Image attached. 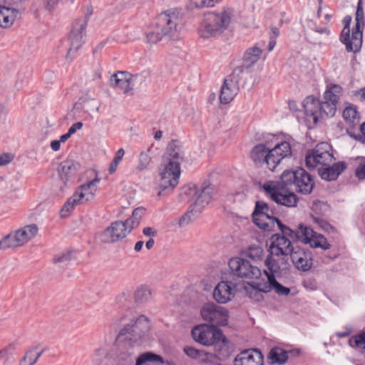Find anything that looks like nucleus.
Here are the masks:
<instances>
[{"mask_svg": "<svg viewBox=\"0 0 365 365\" xmlns=\"http://www.w3.org/2000/svg\"><path fill=\"white\" fill-rule=\"evenodd\" d=\"M314 186L312 176L304 168L284 170L279 182H268L263 186L266 193L279 205L295 207L299 198L294 190L309 194Z\"/></svg>", "mask_w": 365, "mask_h": 365, "instance_id": "obj_1", "label": "nucleus"}, {"mask_svg": "<svg viewBox=\"0 0 365 365\" xmlns=\"http://www.w3.org/2000/svg\"><path fill=\"white\" fill-rule=\"evenodd\" d=\"M342 93L343 88L341 86L329 84L324 93L323 101L313 96L307 97L303 101L307 123L316 124L319 119L334 116L336 104Z\"/></svg>", "mask_w": 365, "mask_h": 365, "instance_id": "obj_2", "label": "nucleus"}, {"mask_svg": "<svg viewBox=\"0 0 365 365\" xmlns=\"http://www.w3.org/2000/svg\"><path fill=\"white\" fill-rule=\"evenodd\" d=\"M183 159L180 147L176 141H171L167 146L163 156V161L159 168L158 185L161 191L173 190L179 182L180 175V163Z\"/></svg>", "mask_w": 365, "mask_h": 365, "instance_id": "obj_3", "label": "nucleus"}, {"mask_svg": "<svg viewBox=\"0 0 365 365\" xmlns=\"http://www.w3.org/2000/svg\"><path fill=\"white\" fill-rule=\"evenodd\" d=\"M181 29L180 11L178 9L167 10L157 16L154 26L147 32V41L155 44L163 38L177 41L180 38Z\"/></svg>", "mask_w": 365, "mask_h": 365, "instance_id": "obj_4", "label": "nucleus"}, {"mask_svg": "<svg viewBox=\"0 0 365 365\" xmlns=\"http://www.w3.org/2000/svg\"><path fill=\"white\" fill-rule=\"evenodd\" d=\"M292 235H286L282 232V235L275 234L272 237L269 246V255L265 260L267 269L272 272H279L285 270L289 267V255L294 248L292 245L290 239H294V232L292 230Z\"/></svg>", "mask_w": 365, "mask_h": 365, "instance_id": "obj_5", "label": "nucleus"}, {"mask_svg": "<svg viewBox=\"0 0 365 365\" xmlns=\"http://www.w3.org/2000/svg\"><path fill=\"white\" fill-rule=\"evenodd\" d=\"M232 14L229 10L220 13H207L199 28L198 32L202 38H207L222 34L229 26Z\"/></svg>", "mask_w": 365, "mask_h": 365, "instance_id": "obj_6", "label": "nucleus"}, {"mask_svg": "<svg viewBox=\"0 0 365 365\" xmlns=\"http://www.w3.org/2000/svg\"><path fill=\"white\" fill-rule=\"evenodd\" d=\"M254 223L264 230H274L275 227L286 235H292V230L283 225L276 217L272 215L268 205L262 201H257L252 213Z\"/></svg>", "mask_w": 365, "mask_h": 365, "instance_id": "obj_7", "label": "nucleus"}, {"mask_svg": "<svg viewBox=\"0 0 365 365\" xmlns=\"http://www.w3.org/2000/svg\"><path fill=\"white\" fill-rule=\"evenodd\" d=\"M150 329L148 318L142 314L120 329L118 336L139 346L147 340Z\"/></svg>", "mask_w": 365, "mask_h": 365, "instance_id": "obj_8", "label": "nucleus"}, {"mask_svg": "<svg viewBox=\"0 0 365 365\" xmlns=\"http://www.w3.org/2000/svg\"><path fill=\"white\" fill-rule=\"evenodd\" d=\"M38 227L28 225L4 236L0 240V250L22 246L31 240L38 233Z\"/></svg>", "mask_w": 365, "mask_h": 365, "instance_id": "obj_9", "label": "nucleus"}, {"mask_svg": "<svg viewBox=\"0 0 365 365\" xmlns=\"http://www.w3.org/2000/svg\"><path fill=\"white\" fill-rule=\"evenodd\" d=\"M334 160L331 148L327 143H321L306 155L305 162L308 168L318 170L325 165L332 164Z\"/></svg>", "mask_w": 365, "mask_h": 365, "instance_id": "obj_10", "label": "nucleus"}, {"mask_svg": "<svg viewBox=\"0 0 365 365\" xmlns=\"http://www.w3.org/2000/svg\"><path fill=\"white\" fill-rule=\"evenodd\" d=\"M200 315L204 321L214 327L227 325L230 318L227 309L213 302L205 304L200 309Z\"/></svg>", "mask_w": 365, "mask_h": 365, "instance_id": "obj_11", "label": "nucleus"}, {"mask_svg": "<svg viewBox=\"0 0 365 365\" xmlns=\"http://www.w3.org/2000/svg\"><path fill=\"white\" fill-rule=\"evenodd\" d=\"M229 267L235 275L241 278L258 279L262 274L258 267L240 257L232 258L229 262Z\"/></svg>", "mask_w": 365, "mask_h": 365, "instance_id": "obj_12", "label": "nucleus"}, {"mask_svg": "<svg viewBox=\"0 0 365 365\" xmlns=\"http://www.w3.org/2000/svg\"><path fill=\"white\" fill-rule=\"evenodd\" d=\"M294 237L305 244H309L312 247H319L324 250L330 248L329 243L323 235L317 234L307 226L300 225L298 230L294 232Z\"/></svg>", "mask_w": 365, "mask_h": 365, "instance_id": "obj_13", "label": "nucleus"}, {"mask_svg": "<svg viewBox=\"0 0 365 365\" xmlns=\"http://www.w3.org/2000/svg\"><path fill=\"white\" fill-rule=\"evenodd\" d=\"M130 341L124 339H120L117 336L115 348L113 350V358L118 365H130L133 363L135 356V349L138 347Z\"/></svg>", "mask_w": 365, "mask_h": 365, "instance_id": "obj_14", "label": "nucleus"}, {"mask_svg": "<svg viewBox=\"0 0 365 365\" xmlns=\"http://www.w3.org/2000/svg\"><path fill=\"white\" fill-rule=\"evenodd\" d=\"M192 336L197 342L205 346H211L222 337V332L213 326L200 324L192 329Z\"/></svg>", "mask_w": 365, "mask_h": 365, "instance_id": "obj_15", "label": "nucleus"}, {"mask_svg": "<svg viewBox=\"0 0 365 365\" xmlns=\"http://www.w3.org/2000/svg\"><path fill=\"white\" fill-rule=\"evenodd\" d=\"M133 229L126 221H115L111 223L101 235V240L106 243H113L125 238Z\"/></svg>", "mask_w": 365, "mask_h": 365, "instance_id": "obj_16", "label": "nucleus"}, {"mask_svg": "<svg viewBox=\"0 0 365 365\" xmlns=\"http://www.w3.org/2000/svg\"><path fill=\"white\" fill-rule=\"evenodd\" d=\"M88 24V19H78L73 24L71 33L69 36L70 48L66 57L72 59L73 53L77 51L83 43V37L86 35V29Z\"/></svg>", "mask_w": 365, "mask_h": 365, "instance_id": "obj_17", "label": "nucleus"}, {"mask_svg": "<svg viewBox=\"0 0 365 365\" xmlns=\"http://www.w3.org/2000/svg\"><path fill=\"white\" fill-rule=\"evenodd\" d=\"M140 75H133L128 72L118 71L110 76V84L124 93H132L133 87L138 82Z\"/></svg>", "mask_w": 365, "mask_h": 365, "instance_id": "obj_18", "label": "nucleus"}, {"mask_svg": "<svg viewBox=\"0 0 365 365\" xmlns=\"http://www.w3.org/2000/svg\"><path fill=\"white\" fill-rule=\"evenodd\" d=\"M271 153V148L264 143H259L252 149L250 158L256 164L266 165L269 170L274 171V162Z\"/></svg>", "mask_w": 365, "mask_h": 365, "instance_id": "obj_19", "label": "nucleus"}, {"mask_svg": "<svg viewBox=\"0 0 365 365\" xmlns=\"http://www.w3.org/2000/svg\"><path fill=\"white\" fill-rule=\"evenodd\" d=\"M235 294V285L228 281L219 282L213 291V298L219 304H226L232 300Z\"/></svg>", "mask_w": 365, "mask_h": 365, "instance_id": "obj_20", "label": "nucleus"}, {"mask_svg": "<svg viewBox=\"0 0 365 365\" xmlns=\"http://www.w3.org/2000/svg\"><path fill=\"white\" fill-rule=\"evenodd\" d=\"M100 181L101 179L98 178V174H96L94 179L79 186L74 194L81 204L86 203L94 198L97 190V185Z\"/></svg>", "mask_w": 365, "mask_h": 365, "instance_id": "obj_21", "label": "nucleus"}, {"mask_svg": "<svg viewBox=\"0 0 365 365\" xmlns=\"http://www.w3.org/2000/svg\"><path fill=\"white\" fill-rule=\"evenodd\" d=\"M281 272H272L270 270H264V274L267 278V284H264L263 287H259L258 285V289L259 292L267 293L270 292L272 289H274V292L279 295L287 296L289 294L290 289L286 287L282 286L279 284L275 279L276 276L281 274Z\"/></svg>", "mask_w": 365, "mask_h": 365, "instance_id": "obj_22", "label": "nucleus"}, {"mask_svg": "<svg viewBox=\"0 0 365 365\" xmlns=\"http://www.w3.org/2000/svg\"><path fill=\"white\" fill-rule=\"evenodd\" d=\"M356 24L353 28L354 44L357 47H361L363 42V30L365 26L364 13L362 0H359L356 11Z\"/></svg>", "mask_w": 365, "mask_h": 365, "instance_id": "obj_23", "label": "nucleus"}, {"mask_svg": "<svg viewBox=\"0 0 365 365\" xmlns=\"http://www.w3.org/2000/svg\"><path fill=\"white\" fill-rule=\"evenodd\" d=\"M295 267L303 272L308 271L312 265V258L311 253L306 252L303 249L296 247L289 255Z\"/></svg>", "mask_w": 365, "mask_h": 365, "instance_id": "obj_24", "label": "nucleus"}, {"mask_svg": "<svg viewBox=\"0 0 365 365\" xmlns=\"http://www.w3.org/2000/svg\"><path fill=\"white\" fill-rule=\"evenodd\" d=\"M263 356L257 349H247L240 352L235 359V365H262Z\"/></svg>", "mask_w": 365, "mask_h": 365, "instance_id": "obj_25", "label": "nucleus"}, {"mask_svg": "<svg viewBox=\"0 0 365 365\" xmlns=\"http://www.w3.org/2000/svg\"><path fill=\"white\" fill-rule=\"evenodd\" d=\"M351 21V18L349 16H346L343 19L344 29L341 31L340 35V41L344 43L346 46V50L347 52H353L357 53L361 50V47L357 48L354 44L353 39V31H351V34L350 35V29L349 26Z\"/></svg>", "mask_w": 365, "mask_h": 365, "instance_id": "obj_26", "label": "nucleus"}, {"mask_svg": "<svg viewBox=\"0 0 365 365\" xmlns=\"http://www.w3.org/2000/svg\"><path fill=\"white\" fill-rule=\"evenodd\" d=\"M346 168V165L344 162L332 163L319 168L318 172L323 180L331 181L336 180Z\"/></svg>", "mask_w": 365, "mask_h": 365, "instance_id": "obj_27", "label": "nucleus"}, {"mask_svg": "<svg viewBox=\"0 0 365 365\" xmlns=\"http://www.w3.org/2000/svg\"><path fill=\"white\" fill-rule=\"evenodd\" d=\"M215 356L220 361H224L230 357L234 351V346L223 334L220 339L213 344Z\"/></svg>", "mask_w": 365, "mask_h": 365, "instance_id": "obj_28", "label": "nucleus"}, {"mask_svg": "<svg viewBox=\"0 0 365 365\" xmlns=\"http://www.w3.org/2000/svg\"><path fill=\"white\" fill-rule=\"evenodd\" d=\"M237 81H234L233 79L226 78L220 90V102L223 104L230 103L237 95Z\"/></svg>", "mask_w": 365, "mask_h": 365, "instance_id": "obj_29", "label": "nucleus"}, {"mask_svg": "<svg viewBox=\"0 0 365 365\" xmlns=\"http://www.w3.org/2000/svg\"><path fill=\"white\" fill-rule=\"evenodd\" d=\"M291 155L292 147L289 142L282 141L275 145V146L272 148L271 153L274 162V169L275 170L283 159L291 156Z\"/></svg>", "mask_w": 365, "mask_h": 365, "instance_id": "obj_30", "label": "nucleus"}, {"mask_svg": "<svg viewBox=\"0 0 365 365\" xmlns=\"http://www.w3.org/2000/svg\"><path fill=\"white\" fill-rule=\"evenodd\" d=\"M185 194L192 197V211L200 212L208 203H203L204 195H202L195 185H188L183 188Z\"/></svg>", "mask_w": 365, "mask_h": 365, "instance_id": "obj_31", "label": "nucleus"}, {"mask_svg": "<svg viewBox=\"0 0 365 365\" xmlns=\"http://www.w3.org/2000/svg\"><path fill=\"white\" fill-rule=\"evenodd\" d=\"M79 164L72 160L62 162L58 167V174L61 180L66 184L76 174Z\"/></svg>", "mask_w": 365, "mask_h": 365, "instance_id": "obj_32", "label": "nucleus"}, {"mask_svg": "<svg viewBox=\"0 0 365 365\" xmlns=\"http://www.w3.org/2000/svg\"><path fill=\"white\" fill-rule=\"evenodd\" d=\"M20 16V12L19 10L6 7L4 6H0V26L2 28L11 27L15 20Z\"/></svg>", "mask_w": 365, "mask_h": 365, "instance_id": "obj_33", "label": "nucleus"}, {"mask_svg": "<svg viewBox=\"0 0 365 365\" xmlns=\"http://www.w3.org/2000/svg\"><path fill=\"white\" fill-rule=\"evenodd\" d=\"M262 45L259 43L249 48L245 51L243 56V64L245 68H250L255 64L262 55Z\"/></svg>", "mask_w": 365, "mask_h": 365, "instance_id": "obj_34", "label": "nucleus"}, {"mask_svg": "<svg viewBox=\"0 0 365 365\" xmlns=\"http://www.w3.org/2000/svg\"><path fill=\"white\" fill-rule=\"evenodd\" d=\"M43 351V349L38 350V346L30 348L26 351L19 365H34Z\"/></svg>", "mask_w": 365, "mask_h": 365, "instance_id": "obj_35", "label": "nucleus"}, {"mask_svg": "<svg viewBox=\"0 0 365 365\" xmlns=\"http://www.w3.org/2000/svg\"><path fill=\"white\" fill-rule=\"evenodd\" d=\"M272 364H284L288 360V353L286 350L281 347H273L268 356Z\"/></svg>", "mask_w": 365, "mask_h": 365, "instance_id": "obj_36", "label": "nucleus"}, {"mask_svg": "<svg viewBox=\"0 0 365 365\" xmlns=\"http://www.w3.org/2000/svg\"><path fill=\"white\" fill-rule=\"evenodd\" d=\"M163 362L160 355L152 352H145L140 354L136 359L135 365H155V363Z\"/></svg>", "mask_w": 365, "mask_h": 365, "instance_id": "obj_37", "label": "nucleus"}, {"mask_svg": "<svg viewBox=\"0 0 365 365\" xmlns=\"http://www.w3.org/2000/svg\"><path fill=\"white\" fill-rule=\"evenodd\" d=\"M343 118L349 123L356 125L359 123V113L354 105L347 106L343 111Z\"/></svg>", "mask_w": 365, "mask_h": 365, "instance_id": "obj_38", "label": "nucleus"}, {"mask_svg": "<svg viewBox=\"0 0 365 365\" xmlns=\"http://www.w3.org/2000/svg\"><path fill=\"white\" fill-rule=\"evenodd\" d=\"M151 290L148 287L141 286L135 290L134 299L135 302L143 304L148 302L151 299Z\"/></svg>", "mask_w": 365, "mask_h": 365, "instance_id": "obj_39", "label": "nucleus"}, {"mask_svg": "<svg viewBox=\"0 0 365 365\" xmlns=\"http://www.w3.org/2000/svg\"><path fill=\"white\" fill-rule=\"evenodd\" d=\"M81 204V203L73 193V195L68 199V200L66 202L63 207H62L61 210V217H66L68 215V213L73 210L75 206Z\"/></svg>", "mask_w": 365, "mask_h": 365, "instance_id": "obj_40", "label": "nucleus"}, {"mask_svg": "<svg viewBox=\"0 0 365 365\" xmlns=\"http://www.w3.org/2000/svg\"><path fill=\"white\" fill-rule=\"evenodd\" d=\"M197 190L205 197L204 201H202L203 203H209L212 196L216 193L215 187L207 183H203L199 189L197 188Z\"/></svg>", "mask_w": 365, "mask_h": 365, "instance_id": "obj_41", "label": "nucleus"}, {"mask_svg": "<svg viewBox=\"0 0 365 365\" xmlns=\"http://www.w3.org/2000/svg\"><path fill=\"white\" fill-rule=\"evenodd\" d=\"M150 160L151 158L149 154V150L141 152L139 155L138 163L136 169L140 171L146 170L150 163Z\"/></svg>", "mask_w": 365, "mask_h": 365, "instance_id": "obj_42", "label": "nucleus"}, {"mask_svg": "<svg viewBox=\"0 0 365 365\" xmlns=\"http://www.w3.org/2000/svg\"><path fill=\"white\" fill-rule=\"evenodd\" d=\"M143 209L140 207L135 208L133 211V215L130 218L127 219L126 223L130 225L132 229L136 227L139 224V220L142 217Z\"/></svg>", "mask_w": 365, "mask_h": 365, "instance_id": "obj_43", "label": "nucleus"}, {"mask_svg": "<svg viewBox=\"0 0 365 365\" xmlns=\"http://www.w3.org/2000/svg\"><path fill=\"white\" fill-rule=\"evenodd\" d=\"M246 255L254 260L260 259L263 255V250L259 246H251L246 251Z\"/></svg>", "mask_w": 365, "mask_h": 365, "instance_id": "obj_44", "label": "nucleus"}, {"mask_svg": "<svg viewBox=\"0 0 365 365\" xmlns=\"http://www.w3.org/2000/svg\"><path fill=\"white\" fill-rule=\"evenodd\" d=\"M349 344L351 346L365 349V331L352 336L349 339Z\"/></svg>", "mask_w": 365, "mask_h": 365, "instance_id": "obj_45", "label": "nucleus"}, {"mask_svg": "<svg viewBox=\"0 0 365 365\" xmlns=\"http://www.w3.org/2000/svg\"><path fill=\"white\" fill-rule=\"evenodd\" d=\"M195 8L212 7L218 3L220 0H190Z\"/></svg>", "mask_w": 365, "mask_h": 365, "instance_id": "obj_46", "label": "nucleus"}, {"mask_svg": "<svg viewBox=\"0 0 365 365\" xmlns=\"http://www.w3.org/2000/svg\"><path fill=\"white\" fill-rule=\"evenodd\" d=\"M15 349L14 344H9L0 350V359H4L7 362L12 356V351Z\"/></svg>", "mask_w": 365, "mask_h": 365, "instance_id": "obj_47", "label": "nucleus"}, {"mask_svg": "<svg viewBox=\"0 0 365 365\" xmlns=\"http://www.w3.org/2000/svg\"><path fill=\"white\" fill-rule=\"evenodd\" d=\"M130 295L128 292H123L116 297V303L123 307H128L130 304Z\"/></svg>", "mask_w": 365, "mask_h": 365, "instance_id": "obj_48", "label": "nucleus"}, {"mask_svg": "<svg viewBox=\"0 0 365 365\" xmlns=\"http://www.w3.org/2000/svg\"><path fill=\"white\" fill-rule=\"evenodd\" d=\"M183 351L190 359L197 361L201 350L197 349L193 346H185L183 348Z\"/></svg>", "mask_w": 365, "mask_h": 365, "instance_id": "obj_49", "label": "nucleus"}, {"mask_svg": "<svg viewBox=\"0 0 365 365\" xmlns=\"http://www.w3.org/2000/svg\"><path fill=\"white\" fill-rule=\"evenodd\" d=\"M215 356L212 354L201 350L197 361L204 364H211L213 362Z\"/></svg>", "mask_w": 365, "mask_h": 365, "instance_id": "obj_50", "label": "nucleus"}, {"mask_svg": "<svg viewBox=\"0 0 365 365\" xmlns=\"http://www.w3.org/2000/svg\"><path fill=\"white\" fill-rule=\"evenodd\" d=\"M72 251L66 250L56 256L53 259L54 262H66L71 259Z\"/></svg>", "mask_w": 365, "mask_h": 365, "instance_id": "obj_51", "label": "nucleus"}, {"mask_svg": "<svg viewBox=\"0 0 365 365\" xmlns=\"http://www.w3.org/2000/svg\"><path fill=\"white\" fill-rule=\"evenodd\" d=\"M355 175L359 180L365 178V160L361 162L355 170Z\"/></svg>", "mask_w": 365, "mask_h": 365, "instance_id": "obj_52", "label": "nucleus"}, {"mask_svg": "<svg viewBox=\"0 0 365 365\" xmlns=\"http://www.w3.org/2000/svg\"><path fill=\"white\" fill-rule=\"evenodd\" d=\"M313 221L324 230L329 231L330 229H332L331 226L322 218L314 217Z\"/></svg>", "mask_w": 365, "mask_h": 365, "instance_id": "obj_53", "label": "nucleus"}, {"mask_svg": "<svg viewBox=\"0 0 365 365\" xmlns=\"http://www.w3.org/2000/svg\"><path fill=\"white\" fill-rule=\"evenodd\" d=\"M245 67V66L244 65L242 66L236 67L234 69V71H232V75L230 76H229L228 78H230V79H233L234 81H237V84L239 78H240V75L241 73H242Z\"/></svg>", "mask_w": 365, "mask_h": 365, "instance_id": "obj_54", "label": "nucleus"}, {"mask_svg": "<svg viewBox=\"0 0 365 365\" xmlns=\"http://www.w3.org/2000/svg\"><path fill=\"white\" fill-rule=\"evenodd\" d=\"M13 160V155L9 153H3L0 155V166L9 164Z\"/></svg>", "mask_w": 365, "mask_h": 365, "instance_id": "obj_55", "label": "nucleus"}, {"mask_svg": "<svg viewBox=\"0 0 365 365\" xmlns=\"http://www.w3.org/2000/svg\"><path fill=\"white\" fill-rule=\"evenodd\" d=\"M60 0H44L45 7L47 10L51 11L59 3Z\"/></svg>", "mask_w": 365, "mask_h": 365, "instance_id": "obj_56", "label": "nucleus"}, {"mask_svg": "<svg viewBox=\"0 0 365 365\" xmlns=\"http://www.w3.org/2000/svg\"><path fill=\"white\" fill-rule=\"evenodd\" d=\"M143 233L147 237H155L157 235V230L150 227H146L143 230Z\"/></svg>", "mask_w": 365, "mask_h": 365, "instance_id": "obj_57", "label": "nucleus"}, {"mask_svg": "<svg viewBox=\"0 0 365 365\" xmlns=\"http://www.w3.org/2000/svg\"><path fill=\"white\" fill-rule=\"evenodd\" d=\"M125 154V151L123 148H120L117 150L115 153V157L112 161L115 162L116 163L119 164L120 162L122 160L123 156Z\"/></svg>", "mask_w": 365, "mask_h": 365, "instance_id": "obj_58", "label": "nucleus"}, {"mask_svg": "<svg viewBox=\"0 0 365 365\" xmlns=\"http://www.w3.org/2000/svg\"><path fill=\"white\" fill-rule=\"evenodd\" d=\"M354 96L359 99L360 102L365 104V88H362L356 91Z\"/></svg>", "mask_w": 365, "mask_h": 365, "instance_id": "obj_59", "label": "nucleus"}, {"mask_svg": "<svg viewBox=\"0 0 365 365\" xmlns=\"http://www.w3.org/2000/svg\"><path fill=\"white\" fill-rule=\"evenodd\" d=\"M83 127V123L81 122H77L73 123L68 129V132L72 135L74 134L78 130L81 129Z\"/></svg>", "mask_w": 365, "mask_h": 365, "instance_id": "obj_60", "label": "nucleus"}, {"mask_svg": "<svg viewBox=\"0 0 365 365\" xmlns=\"http://www.w3.org/2000/svg\"><path fill=\"white\" fill-rule=\"evenodd\" d=\"M314 31L318 33V34H325L327 36H329L330 34L329 29L327 27H325V26H323V27L317 26L314 29Z\"/></svg>", "mask_w": 365, "mask_h": 365, "instance_id": "obj_61", "label": "nucleus"}, {"mask_svg": "<svg viewBox=\"0 0 365 365\" xmlns=\"http://www.w3.org/2000/svg\"><path fill=\"white\" fill-rule=\"evenodd\" d=\"M279 30L278 28L272 26L270 29V35L269 38L274 39L279 36Z\"/></svg>", "mask_w": 365, "mask_h": 365, "instance_id": "obj_62", "label": "nucleus"}, {"mask_svg": "<svg viewBox=\"0 0 365 365\" xmlns=\"http://www.w3.org/2000/svg\"><path fill=\"white\" fill-rule=\"evenodd\" d=\"M8 109L4 104L0 103V119L4 120L7 115Z\"/></svg>", "mask_w": 365, "mask_h": 365, "instance_id": "obj_63", "label": "nucleus"}, {"mask_svg": "<svg viewBox=\"0 0 365 365\" xmlns=\"http://www.w3.org/2000/svg\"><path fill=\"white\" fill-rule=\"evenodd\" d=\"M189 222V219L187 217V215L185 214V215L182 216L178 221V224L180 227H183L186 225H187Z\"/></svg>", "mask_w": 365, "mask_h": 365, "instance_id": "obj_64", "label": "nucleus"}]
</instances>
